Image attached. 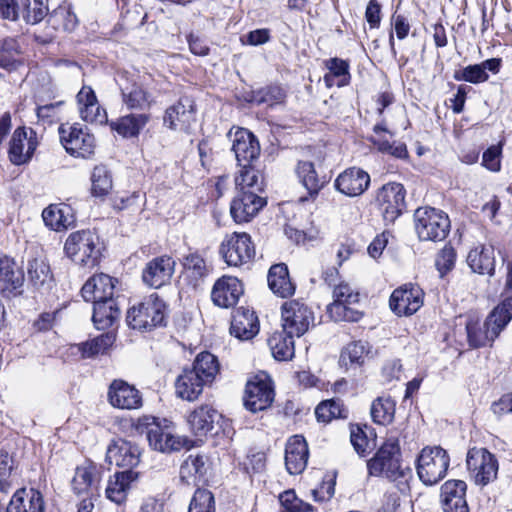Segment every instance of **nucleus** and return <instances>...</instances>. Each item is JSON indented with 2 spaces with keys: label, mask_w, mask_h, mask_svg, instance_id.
<instances>
[{
  "label": "nucleus",
  "mask_w": 512,
  "mask_h": 512,
  "mask_svg": "<svg viewBox=\"0 0 512 512\" xmlns=\"http://www.w3.org/2000/svg\"><path fill=\"white\" fill-rule=\"evenodd\" d=\"M488 78V73L484 71L480 64L468 65L462 70L460 76L455 75L456 80H463L473 84L485 82Z\"/></svg>",
  "instance_id": "64"
},
{
  "label": "nucleus",
  "mask_w": 512,
  "mask_h": 512,
  "mask_svg": "<svg viewBox=\"0 0 512 512\" xmlns=\"http://www.w3.org/2000/svg\"><path fill=\"white\" fill-rule=\"evenodd\" d=\"M449 465L447 450H421L416 458V473L423 485L431 487L446 476Z\"/></svg>",
  "instance_id": "7"
},
{
  "label": "nucleus",
  "mask_w": 512,
  "mask_h": 512,
  "mask_svg": "<svg viewBox=\"0 0 512 512\" xmlns=\"http://www.w3.org/2000/svg\"><path fill=\"white\" fill-rule=\"evenodd\" d=\"M294 336L287 333H274L268 340L273 357L279 361H287L293 358L295 353Z\"/></svg>",
  "instance_id": "47"
},
{
  "label": "nucleus",
  "mask_w": 512,
  "mask_h": 512,
  "mask_svg": "<svg viewBox=\"0 0 512 512\" xmlns=\"http://www.w3.org/2000/svg\"><path fill=\"white\" fill-rule=\"evenodd\" d=\"M115 342L113 333H104L88 341L73 344L69 347V353L81 359L91 358L104 354Z\"/></svg>",
  "instance_id": "34"
},
{
  "label": "nucleus",
  "mask_w": 512,
  "mask_h": 512,
  "mask_svg": "<svg viewBox=\"0 0 512 512\" xmlns=\"http://www.w3.org/2000/svg\"><path fill=\"white\" fill-rule=\"evenodd\" d=\"M266 455L262 450H250L240 463L247 473H258L265 468Z\"/></svg>",
  "instance_id": "63"
},
{
  "label": "nucleus",
  "mask_w": 512,
  "mask_h": 512,
  "mask_svg": "<svg viewBox=\"0 0 512 512\" xmlns=\"http://www.w3.org/2000/svg\"><path fill=\"white\" fill-rule=\"evenodd\" d=\"M265 205V198L252 192L237 191L231 202L230 213L236 223H244L250 221Z\"/></svg>",
  "instance_id": "22"
},
{
  "label": "nucleus",
  "mask_w": 512,
  "mask_h": 512,
  "mask_svg": "<svg viewBox=\"0 0 512 512\" xmlns=\"http://www.w3.org/2000/svg\"><path fill=\"white\" fill-rule=\"evenodd\" d=\"M76 98L80 117L84 121L102 124L107 120L106 111L100 107L96 94L90 86L84 85Z\"/></svg>",
  "instance_id": "27"
},
{
  "label": "nucleus",
  "mask_w": 512,
  "mask_h": 512,
  "mask_svg": "<svg viewBox=\"0 0 512 512\" xmlns=\"http://www.w3.org/2000/svg\"><path fill=\"white\" fill-rule=\"evenodd\" d=\"M455 262V249L450 245H445L437 254L435 265L440 275L443 277L454 268Z\"/></svg>",
  "instance_id": "62"
},
{
  "label": "nucleus",
  "mask_w": 512,
  "mask_h": 512,
  "mask_svg": "<svg viewBox=\"0 0 512 512\" xmlns=\"http://www.w3.org/2000/svg\"><path fill=\"white\" fill-rule=\"evenodd\" d=\"M42 218L46 226L54 231H62L74 222L72 209L66 204H51L42 212Z\"/></svg>",
  "instance_id": "38"
},
{
  "label": "nucleus",
  "mask_w": 512,
  "mask_h": 512,
  "mask_svg": "<svg viewBox=\"0 0 512 512\" xmlns=\"http://www.w3.org/2000/svg\"><path fill=\"white\" fill-rule=\"evenodd\" d=\"M219 252L227 265L239 267L254 258L255 246L249 234L234 232L225 236Z\"/></svg>",
  "instance_id": "8"
},
{
  "label": "nucleus",
  "mask_w": 512,
  "mask_h": 512,
  "mask_svg": "<svg viewBox=\"0 0 512 512\" xmlns=\"http://www.w3.org/2000/svg\"><path fill=\"white\" fill-rule=\"evenodd\" d=\"M267 281L271 291L282 298L292 296L295 292L288 268L283 263L275 264L269 269Z\"/></svg>",
  "instance_id": "37"
},
{
  "label": "nucleus",
  "mask_w": 512,
  "mask_h": 512,
  "mask_svg": "<svg viewBox=\"0 0 512 512\" xmlns=\"http://www.w3.org/2000/svg\"><path fill=\"white\" fill-rule=\"evenodd\" d=\"M367 469L370 476H383L399 485L407 484L411 478V469L403 465L400 450H377L367 461Z\"/></svg>",
  "instance_id": "6"
},
{
  "label": "nucleus",
  "mask_w": 512,
  "mask_h": 512,
  "mask_svg": "<svg viewBox=\"0 0 512 512\" xmlns=\"http://www.w3.org/2000/svg\"><path fill=\"white\" fill-rule=\"evenodd\" d=\"M211 461L204 453L197 452L189 455L180 467V478L190 484L200 481L209 471Z\"/></svg>",
  "instance_id": "35"
},
{
  "label": "nucleus",
  "mask_w": 512,
  "mask_h": 512,
  "mask_svg": "<svg viewBox=\"0 0 512 512\" xmlns=\"http://www.w3.org/2000/svg\"><path fill=\"white\" fill-rule=\"evenodd\" d=\"M7 512H44L43 496L35 489H19L12 496Z\"/></svg>",
  "instance_id": "32"
},
{
  "label": "nucleus",
  "mask_w": 512,
  "mask_h": 512,
  "mask_svg": "<svg viewBox=\"0 0 512 512\" xmlns=\"http://www.w3.org/2000/svg\"><path fill=\"white\" fill-rule=\"evenodd\" d=\"M414 228L420 241H443L450 231L448 215L430 206L419 207L414 212Z\"/></svg>",
  "instance_id": "4"
},
{
  "label": "nucleus",
  "mask_w": 512,
  "mask_h": 512,
  "mask_svg": "<svg viewBox=\"0 0 512 512\" xmlns=\"http://www.w3.org/2000/svg\"><path fill=\"white\" fill-rule=\"evenodd\" d=\"M228 136L232 143L236 161L239 166L251 164L260 154V144L257 138L245 128L231 129Z\"/></svg>",
  "instance_id": "15"
},
{
  "label": "nucleus",
  "mask_w": 512,
  "mask_h": 512,
  "mask_svg": "<svg viewBox=\"0 0 512 512\" xmlns=\"http://www.w3.org/2000/svg\"><path fill=\"white\" fill-rule=\"evenodd\" d=\"M396 402L390 397H378L371 405V416L375 423L390 424L395 415Z\"/></svg>",
  "instance_id": "48"
},
{
  "label": "nucleus",
  "mask_w": 512,
  "mask_h": 512,
  "mask_svg": "<svg viewBox=\"0 0 512 512\" xmlns=\"http://www.w3.org/2000/svg\"><path fill=\"white\" fill-rule=\"evenodd\" d=\"M511 319L512 295L496 306L482 325L476 321L467 323L466 330L470 345L477 348L491 344Z\"/></svg>",
  "instance_id": "1"
},
{
  "label": "nucleus",
  "mask_w": 512,
  "mask_h": 512,
  "mask_svg": "<svg viewBox=\"0 0 512 512\" xmlns=\"http://www.w3.org/2000/svg\"><path fill=\"white\" fill-rule=\"evenodd\" d=\"M115 280L107 274L99 273L90 277L81 289L82 297L87 302H99L112 299Z\"/></svg>",
  "instance_id": "26"
},
{
  "label": "nucleus",
  "mask_w": 512,
  "mask_h": 512,
  "mask_svg": "<svg viewBox=\"0 0 512 512\" xmlns=\"http://www.w3.org/2000/svg\"><path fill=\"white\" fill-rule=\"evenodd\" d=\"M350 440L353 448L376 447V435L368 425L351 424Z\"/></svg>",
  "instance_id": "51"
},
{
  "label": "nucleus",
  "mask_w": 512,
  "mask_h": 512,
  "mask_svg": "<svg viewBox=\"0 0 512 512\" xmlns=\"http://www.w3.org/2000/svg\"><path fill=\"white\" fill-rule=\"evenodd\" d=\"M337 472L332 471L326 474L323 478L322 483L316 489L312 490V495L315 501L323 502L330 500L335 493Z\"/></svg>",
  "instance_id": "61"
},
{
  "label": "nucleus",
  "mask_w": 512,
  "mask_h": 512,
  "mask_svg": "<svg viewBox=\"0 0 512 512\" xmlns=\"http://www.w3.org/2000/svg\"><path fill=\"white\" fill-rule=\"evenodd\" d=\"M315 416L318 422L326 424L333 419L346 418L347 409L344 408L340 400H325L317 405Z\"/></svg>",
  "instance_id": "49"
},
{
  "label": "nucleus",
  "mask_w": 512,
  "mask_h": 512,
  "mask_svg": "<svg viewBox=\"0 0 512 512\" xmlns=\"http://www.w3.org/2000/svg\"><path fill=\"white\" fill-rule=\"evenodd\" d=\"M38 145L35 132L31 128H17L10 140L8 155L14 165L28 163Z\"/></svg>",
  "instance_id": "17"
},
{
  "label": "nucleus",
  "mask_w": 512,
  "mask_h": 512,
  "mask_svg": "<svg viewBox=\"0 0 512 512\" xmlns=\"http://www.w3.org/2000/svg\"><path fill=\"white\" fill-rule=\"evenodd\" d=\"M240 167L241 169L235 177L237 191L252 192L259 195L264 188V181L260 172L254 169L251 164L241 165Z\"/></svg>",
  "instance_id": "43"
},
{
  "label": "nucleus",
  "mask_w": 512,
  "mask_h": 512,
  "mask_svg": "<svg viewBox=\"0 0 512 512\" xmlns=\"http://www.w3.org/2000/svg\"><path fill=\"white\" fill-rule=\"evenodd\" d=\"M97 466L86 460L75 470L71 485L73 491L78 495L93 496L97 490Z\"/></svg>",
  "instance_id": "30"
},
{
  "label": "nucleus",
  "mask_w": 512,
  "mask_h": 512,
  "mask_svg": "<svg viewBox=\"0 0 512 512\" xmlns=\"http://www.w3.org/2000/svg\"><path fill=\"white\" fill-rule=\"evenodd\" d=\"M217 412L207 405L195 409L188 417V423L195 434L204 435L213 427Z\"/></svg>",
  "instance_id": "46"
},
{
  "label": "nucleus",
  "mask_w": 512,
  "mask_h": 512,
  "mask_svg": "<svg viewBox=\"0 0 512 512\" xmlns=\"http://www.w3.org/2000/svg\"><path fill=\"white\" fill-rule=\"evenodd\" d=\"M273 400L274 389L268 374L260 372L248 380L244 396V405L248 410L262 411L268 408Z\"/></svg>",
  "instance_id": "11"
},
{
  "label": "nucleus",
  "mask_w": 512,
  "mask_h": 512,
  "mask_svg": "<svg viewBox=\"0 0 512 512\" xmlns=\"http://www.w3.org/2000/svg\"><path fill=\"white\" fill-rule=\"evenodd\" d=\"M190 369L196 372L204 380V383L211 385L219 373L220 365L216 356L210 352H201L195 358Z\"/></svg>",
  "instance_id": "44"
},
{
  "label": "nucleus",
  "mask_w": 512,
  "mask_h": 512,
  "mask_svg": "<svg viewBox=\"0 0 512 512\" xmlns=\"http://www.w3.org/2000/svg\"><path fill=\"white\" fill-rule=\"evenodd\" d=\"M309 450H285V467L290 475L301 474L308 463Z\"/></svg>",
  "instance_id": "53"
},
{
  "label": "nucleus",
  "mask_w": 512,
  "mask_h": 512,
  "mask_svg": "<svg viewBox=\"0 0 512 512\" xmlns=\"http://www.w3.org/2000/svg\"><path fill=\"white\" fill-rule=\"evenodd\" d=\"M296 173L309 195L308 197H301L299 201L314 200L324 185V182L318 177L314 164L310 161H300L297 164Z\"/></svg>",
  "instance_id": "40"
},
{
  "label": "nucleus",
  "mask_w": 512,
  "mask_h": 512,
  "mask_svg": "<svg viewBox=\"0 0 512 512\" xmlns=\"http://www.w3.org/2000/svg\"><path fill=\"white\" fill-rule=\"evenodd\" d=\"M29 280L37 287L48 283L51 278L49 265L40 259H33L28 265Z\"/></svg>",
  "instance_id": "58"
},
{
  "label": "nucleus",
  "mask_w": 512,
  "mask_h": 512,
  "mask_svg": "<svg viewBox=\"0 0 512 512\" xmlns=\"http://www.w3.org/2000/svg\"><path fill=\"white\" fill-rule=\"evenodd\" d=\"M23 18L32 25L42 21L47 15L48 8L43 0H22Z\"/></svg>",
  "instance_id": "56"
},
{
  "label": "nucleus",
  "mask_w": 512,
  "mask_h": 512,
  "mask_svg": "<svg viewBox=\"0 0 512 512\" xmlns=\"http://www.w3.org/2000/svg\"><path fill=\"white\" fill-rule=\"evenodd\" d=\"M373 131L375 135L370 138V141L374 146L377 147L380 152L400 159H404L408 156L407 147L404 143L399 141L390 142L382 135L383 133H388L390 137L394 136V134L388 130L385 123L382 122L376 124L373 128Z\"/></svg>",
  "instance_id": "36"
},
{
  "label": "nucleus",
  "mask_w": 512,
  "mask_h": 512,
  "mask_svg": "<svg viewBox=\"0 0 512 512\" xmlns=\"http://www.w3.org/2000/svg\"><path fill=\"white\" fill-rule=\"evenodd\" d=\"M373 357L372 346L365 341L349 343L341 352L340 363L349 367H360Z\"/></svg>",
  "instance_id": "41"
},
{
  "label": "nucleus",
  "mask_w": 512,
  "mask_h": 512,
  "mask_svg": "<svg viewBox=\"0 0 512 512\" xmlns=\"http://www.w3.org/2000/svg\"><path fill=\"white\" fill-rule=\"evenodd\" d=\"M137 479L138 473L130 469L115 473L106 487L107 498L116 504L124 503Z\"/></svg>",
  "instance_id": "29"
},
{
  "label": "nucleus",
  "mask_w": 512,
  "mask_h": 512,
  "mask_svg": "<svg viewBox=\"0 0 512 512\" xmlns=\"http://www.w3.org/2000/svg\"><path fill=\"white\" fill-rule=\"evenodd\" d=\"M107 400L112 407L122 410H135L143 405L141 392L122 379H114L110 383Z\"/></svg>",
  "instance_id": "16"
},
{
  "label": "nucleus",
  "mask_w": 512,
  "mask_h": 512,
  "mask_svg": "<svg viewBox=\"0 0 512 512\" xmlns=\"http://www.w3.org/2000/svg\"><path fill=\"white\" fill-rule=\"evenodd\" d=\"M106 458L117 466L132 470L140 461L139 450H107Z\"/></svg>",
  "instance_id": "54"
},
{
  "label": "nucleus",
  "mask_w": 512,
  "mask_h": 512,
  "mask_svg": "<svg viewBox=\"0 0 512 512\" xmlns=\"http://www.w3.org/2000/svg\"><path fill=\"white\" fill-rule=\"evenodd\" d=\"M283 331L289 336L304 335L314 323L312 310L300 300H291L281 307Z\"/></svg>",
  "instance_id": "9"
},
{
  "label": "nucleus",
  "mask_w": 512,
  "mask_h": 512,
  "mask_svg": "<svg viewBox=\"0 0 512 512\" xmlns=\"http://www.w3.org/2000/svg\"><path fill=\"white\" fill-rule=\"evenodd\" d=\"M24 274L14 260L0 257V294L10 298L21 293Z\"/></svg>",
  "instance_id": "25"
},
{
  "label": "nucleus",
  "mask_w": 512,
  "mask_h": 512,
  "mask_svg": "<svg viewBox=\"0 0 512 512\" xmlns=\"http://www.w3.org/2000/svg\"><path fill=\"white\" fill-rule=\"evenodd\" d=\"M423 300L424 292L419 286L405 284L392 292L389 305L396 315L410 316L422 307Z\"/></svg>",
  "instance_id": "14"
},
{
  "label": "nucleus",
  "mask_w": 512,
  "mask_h": 512,
  "mask_svg": "<svg viewBox=\"0 0 512 512\" xmlns=\"http://www.w3.org/2000/svg\"><path fill=\"white\" fill-rule=\"evenodd\" d=\"M467 263L474 273L493 276L495 274V255L491 245H478L471 249Z\"/></svg>",
  "instance_id": "33"
},
{
  "label": "nucleus",
  "mask_w": 512,
  "mask_h": 512,
  "mask_svg": "<svg viewBox=\"0 0 512 512\" xmlns=\"http://www.w3.org/2000/svg\"><path fill=\"white\" fill-rule=\"evenodd\" d=\"M328 72L323 80L328 88L337 86L344 87L350 83L351 75L349 63L343 59L334 57L326 61Z\"/></svg>",
  "instance_id": "42"
},
{
  "label": "nucleus",
  "mask_w": 512,
  "mask_h": 512,
  "mask_svg": "<svg viewBox=\"0 0 512 512\" xmlns=\"http://www.w3.org/2000/svg\"><path fill=\"white\" fill-rule=\"evenodd\" d=\"M205 386L209 385L204 383L196 372L184 369L175 381V393L183 400L195 401L202 394Z\"/></svg>",
  "instance_id": "31"
},
{
  "label": "nucleus",
  "mask_w": 512,
  "mask_h": 512,
  "mask_svg": "<svg viewBox=\"0 0 512 512\" xmlns=\"http://www.w3.org/2000/svg\"><path fill=\"white\" fill-rule=\"evenodd\" d=\"M135 429L139 434L146 436L149 446L153 448H192L201 445L193 443L187 437L177 435L171 422L154 416L139 417Z\"/></svg>",
  "instance_id": "2"
},
{
  "label": "nucleus",
  "mask_w": 512,
  "mask_h": 512,
  "mask_svg": "<svg viewBox=\"0 0 512 512\" xmlns=\"http://www.w3.org/2000/svg\"><path fill=\"white\" fill-rule=\"evenodd\" d=\"M150 121V115L146 113L128 114L111 122L112 130L124 138L137 137Z\"/></svg>",
  "instance_id": "39"
},
{
  "label": "nucleus",
  "mask_w": 512,
  "mask_h": 512,
  "mask_svg": "<svg viewBox=\"0 0 512 512\" xmlns=\"http://www.w3.org/2000/svg\"><path fill=\"white\" fill-rule=\"evenodd\" d=\"M259 332L258 318L245 307L237 308L232 315L230 333L240 340L252 339Z\"/></svg>",
  "instance_id": "28"
},
{
  "label": "nucleus",
  "mask_w": 512,
  "mask_h": 512,
  "mask_svg": "<svg viewBox=\"0 0 512 512\" xmlns=\"http://www.w3.org/2000/svg\"><path fill=\"white\" fill-rule=\"evenodd\" d=\"M404 186L400 183H387L377 194V203L387 221H394L405 209Z\"/></svg>",
  "instance_id": "18"
},
{
  "label": "nucleus",
  "mask_w": 512,
  "mask_h": 512,
  "mask_svg": "<svg viewBox=\"0 0 512 512\" xmlns=\"http://www.w3.org/2000/svg\"><path fill=\"white\" fill-rule=\"evenodd\" d=\"M242 294V283L236 277L223 276L215 282L211 298L216 306L229 308L238 302Z\"/></svg>",
  "instance_id": "23"
},
{
  "label": "nucleus",
  "mask_w": 512,
  "mask_h": 512,
  "mask_svg": "<svg viewBox=\"0 0 512 512\" xmlns=\"http://www.w3.org/2000/svg\"><path fill=\"white\" fill-rule=\"evenodd\" d=\"M119 85L122 102L127 109L145 111L154 104V97L142 82L123 77Z\"/></svg>",
  "instance_id": "21"
},
{
  "label": "nucleus",
  "mask_w": 512,
  "mask_h": 512,
  "mask_svg": "<svg viewBox=\"0 0 512 512\" xmlns=\"http://www.w3.org/2000/svg\"><path fill=\"white\" fill-rule=\"evenodd\" d=\"M119 314V309L113 298L93 303L92 320L99 330L110 327Z\"/></svg>",
  "instance_id": "45"
},
{
  "label": "nucleus",
  "mask_w": 512,
  "mask_h": 512,
  "mask_svg": "<svg viewBox=\"0 0 512 512\" xmlns=\"http://www.w3.org/2000/svg\"><path fill=\"white\" fill-rule=\"evenodd\" d=\"M166 304L153 293L127 311V324L136 330H150L164 324Z\"/></svg>",
  "instance_id": "5"
},
{
  "label": "nucleus",
  "mask_w": 512,
  "mask_h": 512,
  "mask_svg": "<svg viewBox=\"0 0 512 512\" xmlns=\"http://www.w3.org/2000/svg\"><path fill=\"white\" fill-rule=\"evenodd\" d=\"M176 262L167 255L150 260L142 272L143 282L151 288H161L170 283L175 272Z\"/></svg>",
  "instance_id": "19"
},
{
  "label": "nucleus",
  "mask_w": 512,
  "mask_h": 512,
  "mask_svg": "<svg viewBox=\"0 0 512 512\" xmlns=\"http://www.w3.org/2000/svg\"><path fill=\"white\" fill-rule=\"evenodd\" d=\"M102 244L99 236L91 230L72 232L64 243L65 255L76 265L93 268L101 257Z\"/></svg>",
  "instance_id": "3"
},
{
  "label": "nucleus",
  "mask_w": 512,
  "mask_h": 512,
  "mask_svg": "<svg viewBox=\"0 0 512 512\" xmlns=\"http://www.w3.org/2000/svg\"><path fill=\"white\" fill-rule=\"evenodd\" d=\"M467 468L477 485L485 486L498 473V461L489 450H468Z\"/></svg>",
  "instance_id": "12"
},
{
  "label": "nucleus",
  "mask_w": 512,
  "mask_h": 512,
  "mask_svg": "<svg viewBox=\"0 0 512 512\" xmlns=\"http://www.w3.org/2000/svg\"><path fill=\"white\" fill-rule=\"evenodd\" d=\"M188 512H216L213 493L207 489L198 488L192 496Z\"/></svg>",
  "instance_id": "52"
},
{
  "label": "nucleus",
  "mask_w": 512,
  "mask_h": 512,
  "mask_svg": "<svg viewBox=\"0 0 512 512\" xmlns=\"http://www.w3.org/2000/svg\"><path fill=\"white\" fill-rule=\"evenodd\" d=\"M91 182L92 195L95 197L107 196L113 187L112 176L108 169L103 165L96 166L93 169Z\"/></svg>",
  "instance_id": "50"
},
{
  "label": "nucleus",
  "mask_w": 512,
  "mask_h": 512,
  "mask_svg": "<svg viewBox=\"0 0 512 512\" xmlns=\"http://www.w3.org/2000/svg\"><path fill=\"white\" fill-rule=\"evenodd\" d=\"M370 184L369 174L360 168H349L338 175L334 182L335 188L349 197L363 194Z\"/></svg>",
  "instance_id": "24"
},
{
  "label": "nucleus",
  "mask_w": 512,
  "mask_h": 512,
  "mask_svg": "<svg viewBox=\"0 0 512 512\" xmlns=\"http://www.w3.org/2000/svg\"><path fill=\"white\" fill-rule=\"evenodd\" d=\"M327 312L330 318L334 321L356 322L362 317V314L359 311L349 307V304L337 301H333V303L328 305Z\"/></svg>",
  "instance_id": "59"
},
{
  "label": "nucleus",
  "mask_w": 512,
  "mask_h": 512,
  "mask_svg": "<svg viewBox=\"0 0 512 512\" xmlns=\"http://www.w3.org/2000/svg\"><path fill=\"white\" fill-rule=\"evenodd\" d=\"M286 93L280 86H268L258 90L255 93L254 101L258 104H267L268 106H274L284 102Z\"/></svg>",
  "instance_id": "60"
},
{
  "label": "nucleus",
  "mask_w": 512,
  "mask_h": 512,
  "mask_svg": "<svg viewBox=\"0 0 512 512\" xmlns=\"http://www.w3.org/2000/svg\"><path fill=\"white\" fill-rule=\"evenodd\" d=\"M59 136L65 150L73 156L88 158L94 153V136L78 124L60 125Z\"/></svg>",
  "instance_id": "10"
},
{
  "label": "nucleus",
  "mask_w": 512,
  "mask_h": 512,
  "mask_svg": "<svg viewBox=\"0 0 512 512\" xmlns=\"http://www.w3.org/2000/svg\"><path fill=\"white\" fill-rule=\"evenodd\" d=\"M184 268L188 277L194 280V286L208 274L206 262L198 254H189L185 258Z\"/></svg>",
  "instance_id": "55"
},
{
  "label": "nucleus",
  "mask_w": 512,
  "mask_h": 512,
  "mask_svg": "<svg viewBox=\"0 0 512 512\" xmlns=\"http://www.w3.org/2000/svg\"><path fill=\"white\" fill-rule=\"evenodd\" d=\"M466 491L467 484L463 480L445 481L440 487V504L443 512H469Z\"/></svg>",
  "instance_id": "20"
},
{
  "label": "nucleus",
  "mask_w": 512,
  "mask_h": 512,
  "mask_svg": "<svg viewBox=\"0 0 512 512\" xmlns=\"http://www.w3.org/2000/svg\"><path fill=\"white\" fill-rule=\"evenodd\" d=\"M196 121L194 101L189 97H181L175 104L169 106L164 113L163 124L173 131L189 132Z\"/></svg>",
  "instance_id": "13"
},
{
  "label": "nucleus",
  "mask_w": 512,
  "mask_h": 512,
  "mask_svg": "<svg viewBox=\"0 0 512 512\" xmlns=\"http://www.w3.org/2000/svg\"><path fill=\"white\" fill-rule=\"evenodd\" d=\"M16 466L17 462L14 453L8 450H0V490L4 493H8L10 490L11 485L7 478Z\"/></svg>",
  "instance_id": "57"
}]
</instances>
